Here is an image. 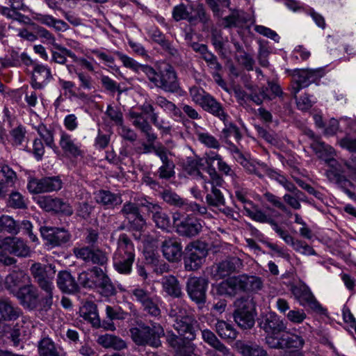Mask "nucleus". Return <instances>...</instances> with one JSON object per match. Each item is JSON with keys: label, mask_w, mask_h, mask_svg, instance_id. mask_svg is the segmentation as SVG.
I'll return each mask as SVG.
<instances>
[{"label": "nucleus", "mask_w": 356, "mask_h": 356, "mask_svg": "<svg viewBox=\"0 0 356 356\" xmlns=\"http://www.w3.org/2000/svg\"><path fill=\"white\" fill-rule=\"evenodd\" d=\"M30 270L39 287L45 293V298L43 299L44 306H52L54 290L53 280L56 273L55 266L35 263L31 266Z\"/></svg>", "instance_id": "f257e3e1"}, {"label": "nucleus", "mask_w": 356, "mask_h": 356, "mask_svg": "<svg viewBox=\"0 0 356 356\" xmlns=\"http://www.w3.org/2000/svg\"><path fill=\"white\" fill-rule=\"evenodd\" d=\"M38 352L40 356H60L58 348L56 346L53 341L47 337L41 339L38 343Z\"/></svg>", "instance_id": "de8ad7c7"}, {"label": "nucleus", "mask_w": 356, "mask_h": 356, "mask_svg": "<svg viewBox=\"0 0 356 356\" xmlns=\"http://www.w3.org/2000/svg\"><path fill=\"white\" fill-rule=\"evenodd\" d=\"M283 200L286 204L296 210L301 208V201H306L305 195L301 191L296 192L294 193H286L283 196Z\"/></svg>", "instance_id": "603ef678"}, {"label": "nucleus", "mask_w": 356, "mask_h": 356, "mask_svg": "<svg viewBox=\"0 0 356 356\" xmlns=\"http://www.w3.org/2000/svg\"><path fill=\"white\" fill-rule=\"evenodd\" d=\"M269 347L276 349L296 348L300 349L305 345L302 336L298 334H283L280 338L269 337L266 338Z\"/></svg>", "instance_id": "4468645a"}, {"label": "nucleus", "mask_w": 356, "mask_h": 356, "mask_svg": "<svg viewBox=\"0 0 356 356\" xmlns=\"http://www.w3.org/2000/svg\"><path fill=\"white\" fill-rule=\"evenodd\" d=\"M135 259H127L120 257H113V266L121 274H129L131 272L132 265Z\"/></svg>", "instance_id": "8fccbe9b"}, {"label": "nucleus", "mask_w": 356, "mask_h": 356, "mask_svg": "<svg viewBox=\"0 0 356 356\" xmlns=\"http://www.w3.org/2000/svg\"><path fill=\"white\" fill-rule=\"evenodd\" d=\"M17 230L16 222L11 217L6 215L0 216V232L17 233Z\"/></svg>", "instance_id": "4d7b16f0"}, {"label": "nucleus", "mask_w": 356, "mask_h": 356, "mask_svg": "<svg viewBox=\"0 0 356 356\" xmlns=\"http://www.w3.org/2000/svg\"><path fill=\"white\" fill-rule=\"evenodd\" d=\"M149 212L152 213V220L156 226L163 230H168L171 227L169 216L158 204H149Z\"/></svg>", "instance_id": "7c9ffc66"}, {"label": "nucleus", "mask_w": 356, "mask_h": 356, "mask_svg": "<svg viewBox=\"0 0 356 356\" xmlns=\"http://www.w3.org/2000/svg\"><path fill=\"white\" fill-rule=\"evenodd\" d=\"M36 130L47 146L50 147L54 146V135L51 131L47 129L42 124H39Z\"/></svg>", "instance_id": "69168bd1"}, {"label": "nucleus", "mask_w": 356, "mask_h": 356, "mask_svg": "<svg viewBox=\"0 0 356 356\" xmlns=\"http://www.w3.org/2000/svg\"><path fill=\"white\" fill-rule=\"evenodd\" d=\"M228 118L229 116L223 121L225 127L222 130L221 138L227 143H229L231 138H234L236 141H238L242 137L240 130L235 124L228 120Z\"/></svg>", "instance_id": "49530a36"}, {"label": "nucleus", "mask_w": 356, "mask_h": 356, "mask_svg": "<svg viewBox=\"0 0 356 356\" xmlns=\"http://www.w3.org/2000/svg\"><path fill=\"white\" fill-rule=\"evenodd\" d=\"M240 280L242 291L257 292L263 287V281L259 277L241 275Z\"/></svg>", "instance_id": "58836bf2"}, {"label": "nucleus", "mask_w": 356, "mask_h": 356, "mask_svg": "<svg viewBox=\"0 0 356 356\" xmlns=\"http://www.w3.org/2000/svg\"><path fill=\"white\" fill-rule=\"evenodd\" d=\"M197 323L196 320L193 316L190 315L183 319H179L173 323V327L180 336L187 340L193 341L195 339L196 330L195 325Z\"/></svg>", "instance_id": "b1692460"}, {"label": "nucleus", "mask_w": 356, "mask_h": 356, "mask_svg": "<svg viewBox=\"0 0 356 356\" xmlns=\"http://www.w3.org/2000/svg\"><path fill=\"white\" fill-rule=\"evenodd\" d=\"M260 327L267 334V337H277L276 335L286 330L284 321L275 312L266 314L259 322Z\"/></svg>", "instance_id": "2eb2a0df"}, {"label": "nucleus", "mask_w": 356, "mask_h": 356, "mask_svg": "<svg viewBox=\"0 0 356 356\" xmlns=\"http://www.w3.org/2000/svg\"><path fill=\"white\" fill-rule=\"evenodd\" d=\"M120 257L127 258V259H135V248L131 239L125 234H122L118 240L117 250L113 254V257Z\"/></svg>", "instance_id": "c756f323"}, {"label": "nucleus", "mask_w": 356, "mask_h": 356, "mask_svg": "<svg viewBox=\"0 0 356 356\" xmlns=\"http://www.w3.org/2000/svg\"><path fill=\"white\" fill-rule=\"evenodd\" d=\"M202 337L204 342L208 343L211 347L220 351L225 355H230V350L219 339L216 337L215 334L208 329L202 330Z\"/></svg>", "instance_id": "79ce46f5"}, {"label": "nucleus", "mask_w": 356, "mask_h": 356, "mask_svg": "<svg viewBox=\"0 0 356 356\" xmlns=\"http://www.w3.org/2000/svg\"><path fill=\"white\" fill-rule=\"evenodd\" d=\"M310 147L317 156L324 160L329 165L334 168L337 172H345L352 179L356 180V158L343 163V167H337V161L334 159L335 151L332 147L323 143L321 139L310 143Z\"/></svg>", "instance_id": "f03ea898"}, {"label": "nucleus", "mask_w": 356, "mask_h": 356, "mask_svg": "<svg viewBox=\"0 0 356 356\" xmlns=\"http://www.w3.org/2000/svg\"><path fill=\"white\" fill-rule=\"evenodd\" d=\"M286 317L293 324H300L306 319L307 314L302 309H294L289 310L286 314Z\"/></svg>", "instance_id": "0e129e2a"}, {"label": "nucleus", "mask_w": 356, "mask_h": 356, "mask_svg": "<svg viewBox=\"0 0 356 356\" xmlns=\"http://www.w3.org/2000/svg\"><path fill=\"white\" fill-rule=\"evenodd\" d=\"M120 212L134 229L140 231L145 227V220L140 213L139 209L136 204L131 202H126Z\"/></svg>", "instance_id": "f3484780"}, {"label": "nucleus", "mask_w": 356, "mask_h": 356, "mask_svg": "<svg viewBox=\"0 0 356 356\" xmlns=\"http://www.w3.org/2000/svg\"><path fill=\"white\" fill-rule=\"evenodd\" d=\"M195 135L197 140L205 146L213 149H218L220 147L218 140L208 132H201L196 130Z\"/></svg>", "instance_id": "864d4df0"}, {"label": "nucleus", "mask_w": 356, "mask_h": 356, "mask_svg": "<svg viewBox=\"0 0 356 356\" xmlns=\"http://www.w3.org/2000/svg\"><path fill=\"white\" fill-rule=\"evenodd\" d=\"M245 211L246 215L252 220L261 223L269 224L278 236H280L283 231L284 229L281 227L275 220L262 210L255 207L254 204L250 207H248L247 209Z\"/></svg>", "instance_id": "393cba45"}, {"label": "nucleus", "mask_w": 356, "mask_h": 356, "mask_svg": "<svg viewBox=\"0 0 356 356\" xmlns=\"http://www.w3.org/2000/svg\"><path fill=\"white\" fill-rule=\"evenodd\" d=\"M115 54L118 57L124 67L137 74L140 72H143L146 76H147V72H149V69H150L152 66L140 64L133 58L118 51H115Z\"/></svg>", "instance_id": "473e14b6"}, {"label": "nucleus", "mask_w": 356, "mask_h": 356, "mask_svg": "<svg viewBox=\"0 0 356 356\" xmlns=\"http://www.w3.org/2000/svg\"><path fill=\"white\" fill-rule=\"evenodd\" d=\"M129 332L136 344L149 345L154 348L161 345L160 338L164 335L163 328L157 323H152L150 326L141 323L137 327H131Z\"/></svg>", "instance_id": "7ed1b4c3"}, {"label": "nucleus", "mask_w": 356, "mask_h": 356, "mask_svg": "<svg viewBox=\"0 0 356 356\" xmlns=\"http://www.w3.org/2000/svg\"><path fill=\"white\" fill-rule=\"evenodd\" d=\"M207 283L202 278L190 277L186 284V290L190 298L197 303L204 302Z\"/></svg>", "instance_id": "6ab92c4d"}, {"label": "nucleus", "mask_w": 356, "mask_h": 356, "mask_svg": "<svg viewBox=\"0 0 356 356\" xmlns=\"http://www.w3.org/2000/svg\"><path fill=\"white\" fill-rule=\"evenodd\" d=\"M129 294L134 300L140 303L141 305L152 296L149 291L139 286L131 289Z\"/></svg>", "instance_id": "13d9d810"}, {"label": "nucleus", "mask_w": 356, "mask_h": 356, "mask_svg": "<svg viewBox=\"0 0 356 356\" xmlns=\"http://www.w3.org/2000/svg\"><path fill=\"white\" fill-rule=\"evenodd\" d=\"M108 260V258L106 252L99 248H92L90 263L104 266L107 264Z\"/></svg>", "instance_id": "e2e57ef3"}, {"label": "nucleus", "mask_w": 356, "mask_h": 356, "mask_svg": "<svg viewBox=\"0 0 356 356\" xmlns=\"http://www.w3.org/2000/svg\"><path fill=\"white\" fill-rule=\"evenodd\" d=\"M204 111L212 113L219 118L222 121H225L228 115L224 112V110L219 102H218L209 94L200 105Z\"/></svg>", "instance_id": "f704fd0d"}, {"label": "nucleus", "mask_w": 356, "mask_h": 356, "mask_svg": "<svg viewBox=\"0 0 356 356\" xmlns=\"http://www.w3.org/2000/svg\"><path fill=\"white\" fill-rule=\"evenodd\" d=\"M40 231L46 243L51 248L63 245L71 238L70 234L65 229L44 227Z\"/></svg>", "instance_id": "ddd939ff"}, {"label": "nucleus", "mask_w": 356, "mask_h": 356, "mask_svg": "<svg viewBox=\"0 0 356 356\" xmlns=\"http://www.w3.org/2000/svg\"><path fill=\"white\" fill-rule=\"evenodd\" d=\"M190 315L186 306L181 302L172 304L169 311V316L172 318L173 322L177 321L179 319H183Z\"/></svg>", "instance_id": "5fc2aeb1"}, {"label": "nucleus", "mask_w": 356, "mask_h": 356, "mask_svg": "<svg viewBox=\"0 0 356 356\" xmlns=\"http://www.w3.org/2000/svg\"><path fill=\"white\" fill-rule=\"evenodd\" d=\"M60 135L59 145L65 154L73 157L82 156L81 143L65 131H60Z\"/></svg>", "instance_id": "aec40b11"}, {"label": "nucleus", "mask_w": 356, "mask_h": 356, "mask_svg": "<svg viewBox=\"0 0 356 356\" xmlns=\"http://www.w3.org/2000/svg\"><path fill=\"white\" fill-rule=\"evenodd\" d=\"M236 347L243 356H268L266 350L261 346L252 342H237Z\"/></svg>", "instance_id": "e433bc0d"}, {"label": "nucleus", "mask_w": 356, "mask_h": 356, "mask_svg": "<svg viewBox=\"0 0 356 356\" xmlns=\"http://www.w3.org/2000/svg\"><path fill=\"white\" fill-rule=\"evenodd\" d=\"M106 115L113 121L115 124L119 125L123 122V115L120 109L117 106L108 105L105 112Z\"/></svg>", "instance_id": "680f3d73"}, {"label": "nucleus", "mask_w": 356, "mask_h": 356, "mask_svg": "<svg viewBox=\"0 0 356 356\" xmlns=\"http://www.w3.org/2000/svg\"><path fill=\"white\" fill-rule=\"evenodd\" d=\"M30 277L22 270H13L6 277L5 286L11 293H17V291L22 284L30 283Z\"/></svg>", "instance_id": "bb28decb"}, {"label": "nucleus", "mask_w": 356, "mask_h": 356, "mask_svg": "<svg viewBox=\"0 0 356 356\" xmlns=\"http://www.w3.org/2000/svg\"><path fill=\"white\" fill-rule=\"evenodd\" d=\"M162 286L164 291L169 296L179 298L181 289L177 279L172 275L165 276L162 278Z\"/></svg>", "instance_id": "a19ab883"}, {"label": "nucleus", "mask_w": 356, "mask_h": 356, "mask_svg": "<svg viewBox=\"0 0 356 356\" xmlns=\"http://www.w3.org/2000/svg\"><path fill=\"white\" fill-rule=\"evenodd\" d=\"M160 302L161 300L159 297L156 296H151L142 305V307L143 310L149 315L157 317L161 315Z\"/></svg>", "instance_id": "3c124183"}, {"label": "nucleus", "mask_w": 356, "mask_h": 356, "mask_svg": "<svg viewBox=\"0 0 356 356\" xmlns=\"http://www.w3.org/2000/svg\"><path fill=\"white\" fill-rule=\"evenodd\" d=\"M97 343L106 348H113L120 350L127 348L124 340L113 334H105L98 337Z\"/></svg>", "instance_id": "c9c22d12"}, {"label": "nucleus", "mask_w": 356, "mask_h": 356, "mask_svg": "<svg viewBox=\"0 0 356 356\" xmlns=\"http://www.w3.org/2000/svg\"><path fill=\"white\" fill-rule=\"evenodd\" d=\"M42 179L45 193L58 191L62 188V181L58 177H46Z\"/></svg>", "instance_id": "bf43d9fd"}, {"label": "nucleus", "mask_w": 356, "mask_h": 356, "mask_svg": "<svg viewBox=\"0 0 356 356\" xmlns=\"http://www.w3.org/2000/svg\"><path fill=\"white\" fill-rule=\"evenodd\" d=\"M243 265L242 261L237 257H228L222 261L214 264L211 268V275L218 280L229 276L238 270Z\"/></svg>", "instance_id": "f8f14e48"}, {"label": "nucleus", "mask_w": 356, "mask_h": 356, "mask_svg": "<svg viewBox=\"0 0 356 356\" xmlns=\"http://www.w3.org/2000/svg\"><path fill=\"white\" fill-rule=\"evenodd\" d=\"M27 188L31 193L39 194L45 193L43 179L31 178L27 184Z\"/></svg>", "instance_id": "338daca9"}, {"label": "nucleus", "mask_w": 356, "mask_h": 356, "mask_svg": "<svg viewBox=\"0 0 356 356\" xmlns=\"http://www.w3.org/2000/svg\"><path fill=\"white\" fill-rule=\"evenodd\" d=\"M216 291L220 295L235 296L238 292L242 291L240 275L231 277L221 282L217 286Z\"/></svg>", "instance_id": "c85d7f7f"}, {"label": "nucleus", "mask_w": 356, "mask_h": 356, "mask_svg": "<svg viewBox=\"0 0 356 356\" xmlns=\"http://www.w3.org/2000/svg\"><path fill=\"white\" fill-rule=\"evenodd\" d=\"M80 315L93 327H98L100 326V318L97 313V308L93 302H86L80 309Z\"/></svg>", "instance_id": "72a5a7b5"}, {"label": "nucleus", "mask_w": 356, "mask_h": 356, "mask_svg": "<svg viewBox=\"0 0 356 356\" xmlns=\"http://www.w3.org/2000/svg\"><path fill=\"white\" fill-rule=\"evenodd\" d=\"M215 329L222 339L234 340L237 337V332L233 326L223 320L217 321Z\"/></svg>", "instance_id": "a18cd8bd"}, {"label": "nucleus", "mask_w": 356, "mask_h": 356, "mask_svg": "<svg viewBox=\"0 0 356 356\" xmlns=\"http://www.w3.org/2000/svg\"><path fill=\"white\" fill-rule=\"evenodd\" d=\"M8 253H13L18 257H27L30 254V249L24 242L17 237H10Z\"/></svg>", "instance_id": "c03bdc74"}, {"label": "nucleus", "mask_w": 356, "mask_h": 356, "mask_svg": "<svg viewBox=\"0 0 356 356\" xmlns=\"http://www.w3.org/2000/svg\"><path fill=\"white\" fill-rule=\"evenodd\" d=\"M291 291L300 305L303 307L308 306L315 311L321 309V305L307 285L292 286Z\"/></svg>", "instance_id": "dca6fc26"}, {"label": "nucleus", "mask_w": 356, "mask_h": 356, "mask_svg": "<svg viewBox=\"0 0 356 356\" xmlns=\"http://www.w3.org/2000/svg\"><path fill=\"white\" fill-rule=\"evenodd\" d=\"M97 202L108 207H114L122 203L121 196L108 191L102 190L95 194Z\"/></svg>", "instance_id": "37998d69"}, {"label": "nucleus", "mask_w": 356, "mask_h": 356, "mask_svg": "<svg viewBox=\"0 0 356 356\" xmlns=\"http://www.w3.org/2000/svg\"><path fill=\"white\" fill-rule=\"evenodd\" d=\"M325 75L323 68L316 69H296L293 70L292 76L293 83L291 86V93L296 97L302 88H306L312 83L319 81Z\"/></svg>", "instance_id": "0eeeda50"}, {"label": "nucleus", "mask_w": 356, "mask_h": 356, "mask_svg": "<svg viewBox=\"0 0 356 356\" xmlns=\"http://www.w3.org/2000/svg\"><path fill=\"white\" fill-rule=\"evenodd\" d=\"M38 204L41 208L47 211L61 212L68 216L72 215L73 213L71 206L67 202L60 198L44 196L39 198Z\"/></svg>", "instance_id": "a211bd4d"}, {"label": "nucleus", "mask_w": 356, "mask_h": 356, "mask_svg": "<svg viewBox=\"0 0 356 356\" xmlns=\"http://www.w3.org/2000/svg\"><path fill=\"white\" fill-rule=\"evenodd\" d=\"M147 78L155 87L166 92L175 93L181 89L177 73L173 67L169 65L159 72L151 67L147 72Z\"/></svg>", "instance_id": "20e7f679"}, {"label": "nucleus", "mask_w": 356, "mask_h": 356, "mask_svg": "<svg viewBox=\"0 0 356 356\" xmlns=\"http://www.w3.org/2000/svg\"><path fill=\"white\" fill-rule=\"evenodd\" d=\"M164 257L169 261H177L182 255V245L176 238H167L161 243Z\"/></svg>", "instance_id": "5701e85b"}, {"label": "nucleus", "mask_w": 356, "mask_h": 356, "mask_svg": "<svg viewBox=\"0 0 356 356\" xmlns=\"http://www.w3.org/2000/svg\"><path fill=\"white\" fill-rule=\"evenodd\" d=\"M8 205L15 209H24L26 207V200L18 192L12 193L8 199Z\"/></svg>", "instance_id": "774afa93"}, {"label": "nucleus", "mask_w": 356, "mask_h": 356, "mask_svg": "<svg viewBox=\"0 0 356 356\" xmlns=\"http://www.w3.org/2000/svg\"><path fill=\"white\" fill-rule=\"evenodd\" d=\"M157 106L161 108L165 112L171 114L175 118H181L182 113L181 110L172 102L168 100L163 96H157L155 99Z\"/></svg>", "instance_id": "09e8293b"}, {"label": "nucleus", "mask_w": 356, "mask_h": 356, "mask_svg": "<svg viewBox=\"0 0 356 356\" xmlns=\"http://www.w3.org/2000/svg\"><path fill=\"white\" fill-rule=\"evenodd\" d=\"M209 179L204 181L202 184L204 190L207 193L206 200L209 205L213 207L224 206L225 198L218 187H221L223 179L217 173L214 168H209Z\"/></svg>", "instance_id": "39448f33"}, {"label": "nucleus", "mask_w": 356, "mask_h": 356, "mask_svg": "<svg viewBox=\"0 0 356 356\" xmlns=\"http://www.w3.org/2000/svg\"><path fill=\"white\" fill-rule=\"evenodd\" d=\"M234 158L250 174L261 178L270 175V169L266 164L252 159H247L237 148L234 150Z\"/></svg>", "instance_id": "9b49d317"}, {"label": "nucleus", "mask_w": 356, "mask_h": 356, "mask_svg": "<svg viewBox=\"0 0 356 356\" xmlns=\"http://www.w3.org/2000/svg\"><path fill=\"white\" fill-rule=\"evenodd\" d=\"M51 79L50 68L44 65L34 63L31 83L33 88L42 89Z\"/></svg>", "instance_id": "412c9836"}, {"label": "nucleus", "mask_w": 356, "mask_h": 356, "mask_svg": "<svg viewBox=\"0 0 356 356\" xmlns=\"http://www.w3.org/2000/svg\"><path fill=\"white\" fill-rule=\"evenodd\" d=\"M15 296L19 300L20 304L29 309H34L40 306L42 309L48 310L51 307H45L43 303L45 293L44 292L40 295L38 289L29 283L20 287Z\"/></svg>", "instance_id": "6e6552de"}, {"label": "nucleus", "mask_w": 356, "mask_h": 356, "mask_svg": "<svg viewBox=\"0 0 356 356\" xmlns=\"http://www.w3.org/2000/svg\"><path fill=\"white\" fill-rule=\"evenodd\" d=\"M57 285L63 292L67 293H73L79 288L74 277L67 271H61L58 274Z\"/></svg>", "instance_id": "2f4dec72"}, {"label": "nucleus", "mask_w": 356, "mask_h": 356, "mask_svg": "<svg viewBox=\"0 0 356 356\" xmlns=\"http://www.w3.org/2000/svg\"><path fill=\"white\" fill-rule=\"evenodd\" d=\"M185 251V269L188 271H194L199 269L204 263L207 255L205 243L198 241L191 242L187 245Z\"/></svg>", "instance_id": "423d86ee"}, {"label": "nucleus", "mask_w": 356, "mask_h": 356, "mask_svg": "<svg viewBox=\"0 0 356 356\" xmlns=\"http://www.w3.org/2000/svg\"><path fill=\"white\" fill-rule=\"evenodd\" d=\"M251 305V302L244 298H238L234 302L236 307L234 313V321L242 328L249 329L254 324V316Z\"/></svg>", "instance_id": "9d476101"}, {"label": "nucleus", "mask_w": 356, "mask_h": 356, "mask_svg": "<svg viewBox=\"0 0 356 356\" xmlns=\"http://www.w3.org/2000/svg\"><path fill=\"white\" fill-rule=\"evenodd\" d=\"M0 179H1V181H3L5 184L13 187L17 179V175L8 165H6L2 166L0 170Z\"/></svg>", "instance_id": "052dcab7"}, {"label": "nucleus", "mask_w": 356, "mask_h": 356, "mask_svg": "<svg viewBox=\"0 0 356 356\" xmlns=\"http://www.w3.org/2000/svg\"><path fill=\"white\" fill-rule=\"evenodd\" d=\"M33 18L38 22L53 29L56 32H65L70 29V26L67 22L55 18L51 15L34 13Z\"/></svg>", "instance_id": "cd10ccee"}, {"label": "nucleus", "mask_w": 356, "mask_h": 356, "mask_svg": "<svg viewBox=\"0 0 356 356\" xmlns=\"http://www.w3.org/2000/svg\"><path fill=\"white\" fill-rule=\"evenodd\" d=\"M204 167V159L197 156L188 157L185 163V169L191 175L197 176L201 180V184L206 179L200 172Z\"/></svg>", "instance_id": "ea45409f"}, {"label": "nucleus", "mask_w": 356, "mask_h": 356, "mask_svg": "<svg viewBox=\"0 0 356 356\" xmlns=\"http://www.w3.org/2000/svg\"><path fill=\"white\" fill-rule=\"evenodd\" d=\"M234 186L236 199L243 204L244 210H246L248 207H250L253 204L248 197V189L241 186L236 181H234Z\"/></svg>", "instance_id": "6e6d98bb"}, {"label": "nucleus", "mask_w": 356, "mask_h": 356, "mask_svg": "<svg viewBox=\"0 0 356 356\" xmlns=\"http://www.w3.org/2000/svg\"><path fill=\"white\" fill-rule=\"evenodd\" d=\"M22 314L21 309L15 307L11 302L0 300V318L5 321H15Z\"/></svg>", "instance_id": "4c0bfd02"}, {"label": "nucleus", "mask_w": 356, "mask_h": 356, "mask_svg": "<svg viewBox=\"0 0 356 356\" xmlns=\"http://www.w3.org/2000/svg\"><path fill=\"white\" fill-rule=\"evenodd\" d=\"M172 16L176 21L186 19L193 25L199 22L205 23L207 21L205 11L200 6L197 7L191 6L188 8L184 4L181 3L174 7Z\"/></svg>", "instance_id": "1a4fd4ad"}, {"label": "nucleus", "mask_w": 356, "mask_h": 356, "mask_svg": "<svg viewBox=\"0 0 356 356\" xmlns=\"http://www.w3.org/2000/svg\"><path fill=\"white\" fill-rule=\"evenodd\" d=\"M202 226L200 220L193 216H188L176 225L177 233L183 236L192 237L197 235Z\"/></svg>", "instance_id": "4be33fe9"}, {"label": "nucleus", "mask_w": 356, "mask_h": 356, "mask_svg": "<svg viewBox=\"0 0 356 356\" xmlns=\"http://www.w3.org/2000/svg\"><path fill=\"white\" fill-rule=\"evenodd\" d=\"M286 244L290 245L296 252L305 255H316L315 250L306 242L295 238L284 229L279 236Z\"/></svg>", "instance_id": "a878e982"}]
</instances>
